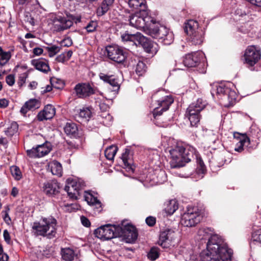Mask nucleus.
Listing matches in <instances>:
<instances>
[{
	"label": "nucleus",
	"mask_w": 261,
	"mask_h": 261,
	"mask_svg": "<svg viewBox=\"0 0 261 261\" xmlns=\"http://www.w3.org/2000/svg\"><path fill=\"white\" fill-rule=\"evenodd\" d=\"M45 49L47 50L50 57L54 56L60 50V47L55 45L47 46Z\"/></svg>",
	"instance_id": "nucleus-43"
},
{
	"label": "nucleus",
	"mask_w": 261,
	"mask_h": 261,
	"mask_svg": "<svg viewBox=\"0 0 261 261\" xmlns=\"http://www.w3.org/2000/svg\"><path fill=\"white\" fill-rule=\"evenodd\" d=\"M201 261H231L233 259V251L223 244L222 239L214 236L207 246V249L200 254Z\"/></svg>",
	"instance_id": "nucleus-1"
},
{
	"label": "nucleus",
	"mask_w": 261,
	"mask_h": 261,
	"mask_svg": "<svg viewBox=\"0 0 261 261\" xmlns=\"http://www.w3.org/2000/svg\"><path fill=\"white\" fill-rule=\"evenodd\" d=\"M64 54H65L66 58L67 60H68L71 57L73 53L71 50H69L67 52L64 53Z\"/></svg>",
	"instance_id": "nucleus-64"
},
{
	"label": "nucleus",
	"mask_w": 261,
	"mask_h": 261,
	"mask_svg": "<svg viewBox=\"0 0 261 261\" xmlns=\"http://www.w3.org/2000/svg\"><path fill=\"white\" fill-rule=\"evenodd\" d=\"M5 211H3L2 213L4 214L3 216V219L5 222L9 224V222L11 221L10 217L9 216L8 212L10 210V208L9 207V206H6L5 207Z\"/></svg>",
	"instance_id": "nucleus-48"
},
{
	"label": "nucleus",
	"mask_w": 261,
	"mask_h": 261,
	"mask_svg": "<svg viewBox=\"0 0 261 261\" xmlns=\"http://www.w3.org/2000/svg\"><path fill=\"white\" fill-rule=\"evenodd\" d=\"M150 33L154 38L161 39L165 44H170L173 40V35L164 26L152 22L149 26Z\"/></svg>",
	"instance_id": "nucleus-7"
},
{
	"label": "nucleus",
	"mask_w": 261,
	"mask_h": 261,
	"mask_svg": "<svg viewBox=\"0 0 261 261\" xmlns=\"http://www.w3.org/2000/svg\"><path fill=\"white\" fill-rule=\"evenodd\" d=\"M204 32L202 30H199L196 32L193 33L189 35V41L193 45H200L202 44L204 40Z\"/></svg>",
	"instance_id": "nucleus-29"
},
{
	"label": "nucleus",
	"mask_w": 261,
	"mask_h": 261,
	"mask_svg": "<svg viewBox=\"0 0 261 261\" xmlns=\"http://www.w3.org/2000/svg\"><path fill=\"white\" fill-rule=\"evenodd\" d=\"M148 15H144L143 13L137 12L135 15L129 16V24L138 29H149L151 23H149L148 21L152 22V19Z\"/></svg>",
	"instance_id": "nucleus-11"
},
{
	"label": "nucleus",
	"mask_w": 261,
	"mask_h": 261,
	"mask_svg": "<svg viewBox=\"0 0 261 261\" xmlns=\"http://www.w3.org/2000/svg\"><path fill=\"white\" fill-rule=\"evenodd\" d=\"M85 200L89 205L93 206L96 209H99L101 207V203L97 198L90 193H86L85 196Z\"/></svg>",
	"instance_id": "nucleus-34"
},
{
	"label": "nucleus",
	"mask_w": 261,
	"mask_h": 261,
	"mask_svg": "<svg viewBox=\"0 0 261 261\" xmlns=\"http://www.w3.org/2000/svg\"><path fill=\"white\" fill-rule=\"evenodd\" d=\"M176 237V234L174 230L166 229L161 233L158 244L163 248H168L170 247L171 243Z\"/></svg>",
	"instance_id": "nucleus-18"
},
{
	"label": "nucleus",
	"mask_w": 261,
	"mask_h": 261,
	"mask_svg": "<svg viewBox=\"0 0 261 261\" xmlns=\"http://www.w3.org/2000/svg\"><path fill=\"white\" fill-rule=\"evenodd\" d=\"M158 176H161V177H163L164 178V179H163L162 181H158L157 182H162L163 181H164L165 180H167V177L165 175V173L164 171H160L158 174Z\"/></svg>",
	"instance_id": "nucleus-61"
},
{
	"label": "nucleus",
	"mask_w": 261,
	"mask_h": 261,
	"mask_svg": "<svg viewBox=\"0 0 261 261\" xmlns=\"http://www.w3.org/2000/svg\"><path fill=\"white\" fill-rule=\"evenodd\" d=\"M197 172L199 174H204L205 172L206 168L203 162L200 158L197 159Z\"/></svg>",
	"instance_id": "nucleus-47"
},
{
	"label": "nucleus",
	"mask_w": 261,
	"mask_h": 261,
	"mask_svg": "<svg viewBox=\"0 0 261 261\" xmlns=\"http://www.w3.org/2000/svg\"><path fill=\"white\" fill-rule=\"evenodd\" d=\"M261 53L254 46H249L245 50L244 59L246 63L250 66H253L260 60Z\"/></svg>",
	"instance_id": "nucleus-16"
},
{
	"label": "nucleus",
	"mask_w": 261,
	"mask_h": 261,
	"mask_svg": "<svg viewBox=\"0 0 261 261\" xmlns=\"http://www.w3.org/2000/svg\"><path fill=\"white\" fill-rule=\"evenodd\" d=\"M206 103L202 99L199 98L196 102L192 103L188 108L186 114L190 121L191 125L196 126L199 122V113L203 110Z\"/></svg>",
	"instance_id": "nucleus-8"
},
{
	"label": "nucleus",
	"mask_w": 261,
	"mask_h": 261,
	"mask_svg": "<svg viewBox=\"0 0 261 261\" xmlns=\"http://www.w3.org/2000/svg\"><path fill=\"white\" fill-rule=\"evenodd\" d=\"M129 7L137 11V12L143 13L144 15H148L149 11L145 0H128Z\"/></svg>",
	"instance_id": "nucleus-20"
},
{
	"label": "nucleus",
	"mask_w": 261,
	"mask_h": 261,
	"mask_svg": "<svg viewBox=\"0 0 261 261\" xmlns=\"http://www.w3.org/2000/svg\"><path fill=\"white\" fill-rule=\"evenodd\" d=\"M118 148L115 145H111L107 147L105 151L106 158L109 160H113Z\"/></svg>",
	"instance_id": "nucleus-38"
},
{
	"label": "nucleus",
	"mask_w": 261,
	"mask_h": 261,
	"mask_svg": "<svg viewBox=\"0 0 261 261\" xmlns=\"http://www.w3.org/2000/svg\"><path fill=\"white\" fill-rule=\"evenodd\" d=\"M85 186V182L82 180L68 179L64 189L70 198L77 199L80 194V191Z\"/></svg>",
	"instance_id": "nucleus-13"
},
{
	"label": "nucleus",
	"mask_w": 261,
	"mask_h": 261,
	"mask_svg": "<svg viewBox=\"0 0 261 261\" xmlns=\"http://www.w3.org/2000/svg\"><path fill=\"white\" fill-rule=\"evenodd\" d=\"M15 81V76L13 74H9L6 77V82L10 86H12Z\"/></svg>",
	"instance_id": "nucleus-52"
},
{
	"label": "nucleus",
	"mask_w": 261,
	"mask_h": 261,
	"mask_svg": "<svg viewBox=\"0 0 261 261\" xmlns=\"http://www.w3.org/2000/svg\"><path fill=\"white\" fill-rule=\"evenodd\" d=\"M40 107V102L37 99H31L25 102L20 109V113L25 115L29 111L37 109Z\"/></svg>",
	"instance_id": "nucleus-25"
},
{
	"label": "nucleus",
	"mask_w": 261,
	"mask_h": 261,
	"mask_svg": "<svg viewBox=\"0 0 261 261\" xmlns=\"http://www.w3.org/2000/svg\"><path fill=\"white\" fill-rule=\"evenodd\" d=\"M130 152L129 149H125L124 152L122 153L121 156L124 166L128 168H132L130 166L132 164V156Z\"/></svg>",
	"instance_id": "nucleus-36"
},
{
	"label": "nucleus",
	"mask_w": 261,
	"mask_h": 261,
	"mask_svg": "<svg viewBox=\"0 0 261 261\" xmlns=\"http://www.w3.org/2000/svg\"><path fill=\"white\" fill-rule=\"evenodd\" d=\"M106 51L109 58L118 63L124 62L126 58L125 52L118 46H107Z\"/></svg>",
	"instance_id": "nucleus-17"
},
{
	"label": "nucleus",
	"mask_w": 261,
	"mask_h": 261,
	"mask_svg": "<svg viewBox=\"0 0 261 261\" xmlns=\"http://www.w3.org/2000/svg\"><path fill=\"white\" fill-rule=\"evenodd\" d=\"M99 116L103 119L102 123L106 126H109L111 124L113 120V117L110 113L107 111H101L99 114Z\"/></svg>",
	"instance_id": "nucleus-40"
},
{
	"label": "nucleus",
	"mask_w": 261,
	"mask_h": 261,
	"mask_svg": "<svg viewBox=\"0 0 261 261\" xmlns=\"http://www.w3.org/2000/svg\"><path fill=\"white\" fill-rule=\"evenodd\" d=\"M201 218L198 208L192 207L189 208L187 212L182 215L180 223L184 226L193 227L199 223Z\"/></svg>",
	"instance_id": "nucleus-9"
},
{
	"label": "nucleus",
	"mask_w": 261,
	"mask_h": 261,
	"mask_svg": "<svg viewBox=\"0 0 261 261\" xmlns=\"http://www.w3.org/2000/svg\"><path fill=\"white\" fill-rule=\"evenodd\" d=\"M77 127L74 123H67L64 127V132L68 136L76 137L77 132Z\"/></svg>",
	"instance_id": "nucleus-35"
},
{
	"label": "nucleus",
	"mask_w": 261,
	"mask_h": 261,
	"mask_svg": "<svg viewBox=\"0 0 261 261\" xmlns=\"http://www.w3.org/2000/svg\"><path fill=\"white\" fill-rule=\"evenodd\" d=\"M146 64L142 61H139L137 64L136 71L139 75H142L146 71Z\"/></svg>",
	"instance_id": "nucleus-44"
},
{
	"label": "nucleus",
	"mask_w": 261,
	"mask_h": 261,
	"mask_svg": "<svg viewBox=\"0 0 261 261\" xmlns=\"http://www.w3.org/2000/svg\"><path fill=\"white\" fill-rule=\"evenodd\" d=\"M59 184L56 181L47 182L44 185V191L48 195H55L59 191Z\"/></svg>",
	"instance_id": "nucleus-28"
},
{
	"label": "nucleus",
	"mask_w": 261,
	"mask_h": 261,
	"mask_svg": "<svg viewBox=\"0 0 261 261\" xmlns=\"http://www.w3.org/2000/svg\"><path fill=\"white\" fill-rule=\"evenodd\" d=\"M252 238L254 241L261 243V230L254 231L252 233Z\"/></svg>",
	"instance_id": "nucleus-50"
},
{
	"label": "nucleus",
	"mask_w": 261,
	"mask_h": 261,
	"mask_svg": "<svg viewBox=\"0 0 261 261\" xmlns=\"http://www.w3.org/2000/svg\"><path fill=\"white\" fill-rule=\"evenodd\" d=\"M11 172L12 176L16 179L19 180L22 177L21 171L17 166H12L11 167Z\"/></svg>",
	"instance_id": "nucleus-46"
},
{
	"label": "nucleus",
	"mask_w": 261,
	"mask_h": 261,
	"mask_svg": "<svg viewBox=\"0 0 261 261\" xmlns=\"http://www.w3.org/2000/svg\"><path fill=\"white\" fill-rule=\"evenodd\" d=\"M31 64L38 70L47 73L50 70L48 61L45 59L40 58L31 60Z\"/></svg>",
	"instance_id": "nucleus-24"
},
{
	"label": "nucleus",
	"mask_w": 261,
	"mask_h": 261,
	"mask_svg": "<svg viewBox=\"0 0 261 261\" xmlns=\"http://www.w3.org/2000/svg\"><path fill=\"white\" fill-rule=\"evenodd\" d=\"M97 27V23L95 21L90 22L86 27V29L88 32H93Z\"/></svg>",
	"instance_id": "nucleus-51"
},
{
	"label": "nucleus",
	"mask_w": 261,
	"mask_h": 261,
	"mask_svg": "<svg viewBox=\"0 0 261 261\" xmlns=\"http://www.w3.org/2000/svg\"><path fill=\"white\" fill-rule=\"evenodd\" d=\"M203 53L201 51L194 52L187 54L183 60V63L187 67L197 66L203 60Z\"/></svg>",
	"instance_id": "nucleus-19"
},
{
	"label": "nucleus",
	"mask_w": 261,
	"mask_h": 261,
	"mask_svg": "<svg viewBox=\"0 0 261 261\" xmlns=\"http://www.w3.org/2000/svg\"><path fill=\"white\" fill-rule=\"evenodd\" d=\"M57 220L52 217L42 218L32 225V230L36 236H47L51 239L56 233Z\"/></svg>",
	"instance_id": "nucleus-4"
},
{
	"label": "nucleus",
	"mask_w": 261,
	"mask_h": 261,
	"mask_svg": "<svg viewBox=\"0 0 261 261\" xmlns=\"http://www.w3.org/2000/svg\"><path fill=\"white\" fill-rule=\"evenodd\" d=\"M56 60L59 62L62 63H63L66 61H67L66 58L65 54L63 53L58 56L56 58Z\"/></svg>",
	"instance_id": "nucleus-58"
},
{
	"label": "nucleus",
	"mask_w": 261,
	"mask_h": 261,
	"mask_svg": "<svg viewBox=\"0 0 261 261\" xmlns=\"http://www.w3.org/2000/svg\"><path fill=\"white\" fill-rule=\"evenodd\" d=\"M157 102L158 107H156L153 112L154 118L160 116L163 111L167 110L173 102L174 99L171 95H165V91L160 90L155 93L152 97Z\"/></svg>",
	"instance_id": "nucleus-5"
},
{
	"label": "nucleus",
	"mask_w": 261,
	"mask_h": 261,
	"mask_svg": "<svg viewBox=\"0 0 261 261\" xmlns=\"http://www.w3.org/2000/svg\"><path fill=\"white\" fill-rule=\"evenodd\" d=\"M117 230L118 237H123L127 243H133L138 238L136 228L132 225H125L123 228L118 226Z\"/></svg>",
	"instance_id": "nucleus-14"
},
{
	"label": "nucleus",
	"mask_w": 261,
	"mask_h": 261,
	"mask_svg": "<svg viewBox=\"0 0 261 261\" xmlns=\"http://www.w3.org/2000/svg\"><path fill=\"white\" fill-rule=\"evenodd\" d=\"M118 226L107 224L101 226L94 231L95 236L101 240H110L118 237Z\"/></svg>",
	"instance_id": "nucleus-10"
},
{
	"label": "nucleus",
	"mask_w": 261,
	"mask_h": 261,
	"mask_svg": "<svg viewBox=\"0 0 261 261\" xmlns=\"http://www.w3.org/2000/svg\"><path fill=\"white\" fill-rule=\"evenodd\" d=\"M18 193V190L16 187H13L12 189L11 195L13 197H16Z\"/></svg>",
	"instance_id": "nucleus-62"
},
{
	"label": "nucleus",
	"mask_w": 261,
	"mask_h": 261,
	"mask_svg": "<svg viewBox=\"0 0 261 261\" xmlns=\"http://www.w3.org/2000/svg\"><path fill=\"white\" fill-rule=\"evenodd\" d=\"M43 49L40 47H35L33 49V53L36 56H39L43 53Z\"/></svg>",
	"instance_id": "nucleus-60"
},
{
	"label": "nucleus",
	"mask_w": 261,
	"mask_h": 261,
	"mask_svg": "<svg viewBox=\"0 0 261 261\" xmlns=\"http://www.w3.org/2000/svg\"><path fill=\"white\" fill-rule=\"evenodd\" d=\"M91 115V111L88 108H84L81 109L79 114V117L85 121H88Z\"/></svg>",
	"instance_id": "nucleus-39"
},
{
	"label": "nucleus",
	"mask_w": 261,
	"mask_h": 261,
	"mask_svg": "<svg viewBox=\"0 0 261 261\" xmlns=\"http://www.w3.org/2000/svg\"><path fill=\"white\" fill-rule=\"evenodd\" d=\"M3 236H4V238L5 241L7 243H10V242L11 241V238H10L9 233L7 229H5L4 231Z\"/></svg>",
	"instance_id": "nucleus-57"
},
{
	"label": "nucleus",
	"mask_w": 261,
	"mask_h": 261,
	"mask_svg": "<svg viewBox=\"0 0 261 261\" xmlns=\"http://www.w3.org/2000/svg\"><path fill=\"white\" fill-rule=\"evenodd\" d=\"M8 255L3 252V248L0 245V261H8Z\"/></svg>",
	"instance_id": "nucleus-54"
},
{
	"label": "nucleus",
	"mask_w": 261,
	"mask_h": 261,
	"mask_svg": "<svg viewBox=\"0 0 261 261\" xmlns=\"http://www.w3.org/2000/svg\"><path fill=\"white\" fill-rule=\"evenodd\" d=\"M101 80L106 83L109 84L113 88L114 91H118L120 88V81L119 79L114 75H108L102 73L99 74Z\"/></svg>",
	"instance_id": "nucleus-23"
},
{
	"label": "nucleus",
	"mask_w": 261,
	"mask_h": 261,
	"mask_svg": "<svg viewBox=\"0 0 261 261\" xmlns=\"http://www.w3.org/2000/svg\"><path fill=\"white\" fill-rule=\"evenodd\" d=\"M148 258L152 260L156 259L159 256V249L152 248L148 253Z\"/></svg>",
	"instance_id": "nucleus-45"
},
{
	"label": "nucleus",
	"mask_w": 261,
	"mask_h": 261,
	"mask_svg": "<svg viewBox=\"0 0 261 261\" xmlns=\"http://www.w3.org/2000/svg\"><path fill=\"white\" fill-rule=\"evenodd\" d=\"M216 87L217 94L222 100V105L228 107L234 105L237 95L236 92L231 90L229 85L221 84L216 85Z\"/></svg>",
	"instance_id": "nucleus-6"
},
{
	"label": "nucleus",
	"mask_w": 261,
	"mask_h": 261,
	"mask_svg": "<svg viewBox=\"0 0 261 261\" xmlns=\"http://www.w3.org/2000/svg\"><path fill=\"white\" fill-rule=\"evenodd\" d=\"M234 138L238 141L236 144L234 150L238 152H241L243 150L244 146H248L250 144V139L245 134L234 133Z\"/></svg>",
	"instance_id": "nucleus-21"
},
{
	"label": "nucleus",
	"mask_w": 261,
	"mask_h": 261,
	"mask_svg": "<svg viewBox=\"0 0 261 261\" xmlns=\"http://www.w3.org/2000/svg\"><path fill=\"white\" fill-rule=\"evenodd\" d=\"M48 169L50 171L53 175L58 176H61L62 175L63 170L62 165L56 161H53L48 164Z\"/></svg>",
	"instance_id": "nucleus-30"
},
{
	"label": "nucleus",
	"mask_w": 261,
	"mask_h": 261,
	"mask_svg": "<svg viewBox=\"0 0 261 261\" xmlns=\"http://www.w3.org/2000/svg\"><path fill=\"white\" fill-rule=\"evenodd\" d=\"M61 253L62 259L65 261H73L79 258L77 252L70 248H62Z\"/></svg>",
	"instance_id": "nucleus-27"
},
{
	"label": "nucleus",
	"mask_w": 261,
	"mask_h": 261,
	"mask_svg": "<svg viewBox=\"0 0 261 261\" xmlns=\"http://www.w3.org/2000/svg\"><path fill=\"white\" fill-rule=\"evenodd\" d=\"M115 0H102L96 10L98 16H102L106 14L113 7Z\"/></svg>",
	"instance_id": "nucleus-26"
},
{
	"label": "nucleus",
	"mask_w": 261,
	"mask_h": 261,
	"mask_svg": "<svg viewBox=\"0 0 261 261\" xmlns=\"http://www.w3.org/2000/svg\"><path fill=\"white\" fill-rule=\"evenodd\" d=\"M81 221L82 224L85 227H89L90 226L91 223L89 219L85 216H82L81 217Z\"/></svg>",
	"instance_id": "nucleus-56"
},
{
	"label": "nucleus",
	"mask_w": 261,
	"mask_h": 261,
	"mask_svg": "<svg viewBox=\"0 0 261 261\" xmlns=\"http://www.w3.org/2000/svg\"><path fill=\"white\" fill-rule=\"evenodd\" d=\"M18 4L20 5H25L30 3V0H17Z\"/></svg>",
	"instance_id": "nucleus-63"
},
{
	"label": "nucleus",
	"mask_w": 261,
	"mask_h": 261,
	"mask_svg": "<svg viewBox=\"0 0 261 261\" xmlns=\"http://www.w3.org/2000/svg\"><path fill=\"white\" fill-rule=\"evenodd\" d=\"M164 211L168 215H172L178 207V203L175 199L169 200L165 203Z\"/></svg>",
	"instance_id": "nucleus-33"
},
{
	"label": "nucleus",
	"mask_w": 261,
	"mask_h": 261,
	"mask_svg": "<svg viewBox=\"0 0 261 261\" xmlns=\"http://www.w3.org/2000/svg\"><path fill=\"white\" fill-rule=\"evenodd\" d=\"M170 166L172 168L182 167L194 158L195 149L177 144L170 150Z\"/></svg>",
	"instance_id": "nucleus-2"
},
{
	"label": "nucleus",
	"mask_w": 261,
	"mask_h": 261,
	"mask_svg": "<svg viewBox=\"0 0 261 261\" xmlns=\"http://www.w3.org/2000/svg\"><path fill=\"white\" fill-rule=\"evenodd\" d=\"M9 104V101L5 98L0 99V108H6Z\"/></svg>",
	"instance_id": "nucleus-59"
},
{
	"label": "nucleus",
	"mask_w": 261,
	"mask_h": 261,
	"mask_svg": "<svg viewBox=\"0 0 261 261\" xmlns=\"http://www.w3.org/2000/svg\"><path fill=\"white\" fill-rule=\"evenodd\" d=\"M66 17H63L62 16H57L55 18V22L58 21L60 24H55L57 26V30L58 31H62L70 28L72 25L73 22L76 23L80 21V18L76 17L74 15L67 13L66 14Z\"/></svg>",
	"instance_id": "nucleus-15"
},
{
	"label": "nucleus",
	"mask_w": 261,
	"mask_h": 261,
	"mask_svg": "<svg viewBox=\"0 0 261 261\" xmlns=\"http://www.w3.org/2000/svg\"><path fill=\"white\" fill-rule=\"evenodd\" d=\"M213 229L211 228H203L200 229L198 231V234L200 237L201 240L208 239L206 246L208 244L212 238L214 236H218L216 234L213 233Z\"/></svg>",
	"instance_id": "nucleus-31"
},
{
	"label": "nucleus",
	"mask_w": 261,
	"mask_h": 261,
	"mask_svg": "<svg viewBox=\"0 0 261 261\" xmlns=\"http://www.w3.org/2000/svg\"><path fill=\"white\" fill-rule=\"evenodd\" d=\"M76 95L81 98H85L98 92L97 88L88 83H79L74 88Z\"/></svg>",
	"instance_id": "nucleus-12"
},
{
	"label": "nucleus",
	"mask_w": 261,
	"mask_h": 261,
	"mask_svg": "<svg viewBox=\"0 0 261 261\" xmlns=\"http://www.w3.org/2000/svg\"><path fill=\"white\" fill-rule=\"evenodd\" d=\"M199 30L202 29L199 28L198 23L196 20L191 19L185 23V31L188 35Z\"/></svg>",
	"instance_id": "nucleus-32"
},
{
	"label": "nucleus",
	"mask_w": 261,
	"mask_h": 261,
	"mask_svg": "<svg viewBox=\"0 0 261 261\" xmlns=\"http://www.w3.org/2000/svg\"><path fill=\"white\" fill-rule=\"evenodd\" d=\"M11 57V53L9 51L4 52L0 56V67L5 66L9 61Z\"/></svg>",
	"instance_id": "nucleus-42"
},
{
	"label": "nucleus",
	"mask_w": 261,
	"mask_h": 261,
	"mask_svg": "<svg viewBox=\"0 0 261 261\" xmlns=\"http://www.w3.org/2000/svg\"><path fill=\"white\" fill-rule=\"evenodd\" d=\"M27 155L31 158H39L36 148L33 147L31 149L27 150Z\"/></svg>",
	"instance_id": "nucleus-49"
},
{
	"label": "nucleus",
	"mask_w": 261,
	"mask_h": 261,
	"mask_svg": "<svg viewBox=\"0 0 261 261\" xmlns=\"http://www.w3.org/2000/svg\"><path fill=\"white\" fill-rule=\"evenodd\" d=\"M36 148L39 158H41L45 156V155L47 154L51 150V148L45 144L38 145L36 147Z\"/></svg>",
	"instance_id": "nucleus-37"
},
{
	"label": "nucleus",
	"mask_w": 261,
	"mask_h": 261,
	"mask_svg": "<svg viewBox=\"0 0 261 261\" xmlns=\"http://www.w3.org/2000/svg\"><path fill=\"white\" fill-rule=\"evenodd\" d=\"M121 38L125 44L132 47L141 45L148 53L153 55L158 51V45L156 43H152L140 33L129 34L125 32L121 34Z\"/></svg>",
	"instance_id": "nucleus-3"
},
{
	"label": "nucleus",
	"mask_w": 261,
	"mask_h": 261,
	"mask_svg": "<svg viewBox=\"0 0 261 261\" xmlns=\"http://www.w3.org/2000/svg\"><path fill=\"white\" fill-rule=\"evenodd\" d=\"M72 44V39L69 37L65 38L61 42V45L62 46L69 47Z\"/></svg>",
	"instance_id": "nucleus-53"
},
{
	"label": "nucleus",
	"mask_w": 261,
	"mask_h": 261,
	"mask_svg": "<svg viewBox=\"0 0 261 261\" xmlns=\"http://www.w3.org/2000/svg\"><path fill=\"white\" fill-rule=\"evenodd\" d=\"M55 113L56 109L54 107L51 105H47L38 114L37 119L40 121L50 119L55 116Z\"/></svg>",
	"instance_id": "nucleus-22"
},
{
	"label": "nucleus",
	"mask_w": 261,
	"mask_h": 261,
	"mask_svg": "<svg viewBox=\"0 0 261 261\" xmlns=\"http://www.w3.org/2000/svg\"><path fill=\"white\" fill-rule=\"evenodd\" d=\"M146 223L148 225L152 226L155 223V218L153 217L149 216L146 219Z\"/></svg>",
	"instance_id": "nucleus-55"
},
{
	"label": "nucleus",
	"mask_w": 261,
	"mask_h": 261,
	"mask_svg": "<svg viewBox=\"0 0 261 261\" xmlns=\"http://www.w3.org/2000/svg\"><path fill=\"white\" fill-rule=\"evenodd\" d=\"M18 129V125L16 122H13L7 129L5 130V134L9 137H11L15 134Z\"/></svg>",
	"instance_id": "nucleus-41"
}]
</instances>
